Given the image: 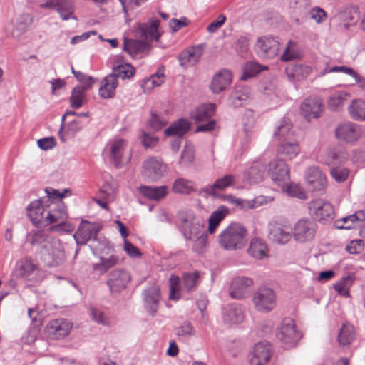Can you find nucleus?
Masks as SVG:
<instances>
[{"instance_id":"nucleus-1","label":"nucleus","mask_w":365,"mask_h":365,"mask_svg":"<svg viewBox=\"0 0 365 365\" xmlns=\"http://www.w3.org/2000/svg\"><path fill=\"white\" fill-rule=\"evenodd\" d=\"M160 21L158 19H150L147 23H143L138 26V32L140 36L145 41L124 38L123 50L128 53L132 57H135L138 54L145 53L148 48L149 45L147 41L155 40L160 38L158 27Z\"/></svg>"},{"instance_id":"nucleus-2","label":"nucleus","mask_w":365,"mask_h":365,"mask_svg":"<svg viewBox=\"0 0 365 365\" xmlns=\"http://www.w3.org/2000/svg\"><path fill=\"white\" fill-rule=\"evenodd\" d=\"M246 235L247 230L243 226L232 223L219 235V244L226 250H240L245 245Z\"/></svg>"},{"instance_id":"nucleus-3","label":"nucleus","mask_w":365,"mask_h":365,"mask_svg":"<svg viewBox=\"0 0 365 365\" xmlns=\"http://www.w3.org/2000/svg\"><path fill=\"white\" fill-rule=\"evenodd\" d=\"M181 230L187 240H194L196 248L203 247L206 245L207 235L201 221L192 214L182 216L181 218Z\"/></svg>"},{"instance_id":"nucleus-4","label":"nucleus","mask_w":365,"mask_h":365,"mask_svg":"<svg viewBox=\"0 0 365 365\" xmlns=\"http://www.w3.org/2000/svg\"><path fill=\"white\" fill-rule=\"evenodd\" d=\"M106 149L110 159L115 168H122L130 163L132 152L126 140L123 138L110 140L107 144Z\"/></svg>"},{"instance_id":"nucleus-5","label":"nucleus","mask_w":365,"mask_h":365,"mask_svg":"<svg viewBox=\"0 0 365 365\" xmlns=\"http://www.w3.org/2000/svg\"><path fill=\"white\" fill-rule=\"evenodd\" d=\"M170 299H178L183 291L192 292L197 288L199 283V273L197 272L185 273L182 281L175 275L170 277Z\"/></svg>"},{"instance_id":"nucleus-6","label":"nucleus","mask_w":365,"mask_h":365,"mask_svg":"<svg viewBox=\"0 0 365 365\" xmlns=\"http://www.w3.org/2000/svg\"><path fill=\"white\" fill-rule=\"evenodd\" d=\"M41 258L49 267L58 266L65 260V252L61 241L53 238L40 251Z\"/></svg>"},{"instance_id":"nucleus-7","label":"nucleus","mask_w":365,"mask_h":365,"mask_svg":"<svg viewBox=\"0 0 365 365\" xmlns=\"http://www.w3.org/2000/svg\"><path fill=\"white\" fill-rule=\"evenodd\" d=\"M277 338L288 347L297 345L302 338V334L296 329L294 321L284 318L276 331Z\"/></svg>"},{"instance_id":"nucleus-8","label":"nucleus","mask_w":365,"mask_h":365,"mask_svg":"<svg viewBox=\"0 0 365 365\" xmlns=\"http://www.w3.org/2000/svg\"><path fill=\"white\" fill-rule=\"evenodd\" d=\"M309 213L313 220L325 223L334 217V207L327 200L319 198L311 200L308 203Z\"/></svg>"},{"instance_id":"nucleus-9","label":"nucleus","mask_w":365,"mask_h":365,"mask_svg":"<svg viewBox=\"0 0 365 365\" xmlns=\"http://www.w3.org/2000/svg\"><path fill=\"white\" fill-rule=\"evenodd\" d=\"M252 302L257 311L269 312L274 309L276 306L277 296L271 288L262 287L254 292Z\"/></svg>"},{"instance_id":"nucleus-10","label":"nucleus","mask_w":365,"mask_h":365,"mask_svg":"<svg viewBox=\"0 0 365 365\" xmlns=\"http://www.w3.org/2000/svg\"><path fill=\"white\" fill-rule=\"evenodd\" d=\"M167 172L166 164L159 158L150 157L143 162L142 175L150 182L159 180Z\"/></svg>"},{"instance_id":"nucleus-11","label":"nucleus","mask_w":365,"mask_h":365,"mask_svg":"<svg viewBox=\"0 0 365 365\" xmlns=\"http://www.w3.org/2000/svg\"><path fill=\"white\" fill-rule=\"evenodd\" d=\"M41 7L56 11L63 21L77 20V17L74 15L75 4L73 0H46L41 4Z\"/></svg>"},{"instance_id":"nucleus-12","label":"nucleus","mask_w":365,"mask_h":365,"mask_svg":"<svg viewBox=\"0 0 365 365\" xmlns=\"http://www.w3.org/2000/svg\"><path fill=\"white\" fill-rule=\"evenodd\" d=\"M215 104H202L192 114V118L197 122L207 121L205 124L197 126L196 132H209L214 130L215 121L210 120L215 113Z\"/></svg>"},{"instance_id":"nucleus-13","label":"nucleus","mask_w":365,"mask_h":365,"mask_svg":"<svg viewBox=\"0 0 365 365\" xmlns=\"http://www.w3.org/2000/svg\"><path fill=\"white\" fill-rule=\"evenodd\" d=\"M255 51L262 58H273L279 51V41L272 36H262L257 39Z\"/></svg>"},{"instance_id":"nucleus-14","label":"nucleus","mask_w":365,"mask_h":365,"mask_svg":"<svg viewBox=\"0 0 365 365\" xmlns=\"http://www.w3.org/2000/svg\"><path fill=\"white\" fill-rule=\"evenodd\" d=\"M290 226L279 222H271L268 224V238L278 245H285L292 238Z\"/></svg>"},{"instance_id":"nucleus-15","label":"nucleus","mask_w":365,"mask_h":365,"mask_svg":"<svg viewBox=\"0 0 365 365\" xmlns=\"http://www.w3.org/2000/svg\"><path fill=\"white\" fill-rule=\"evenodd\" d=\"M50 207L48 199H40L32 202L27 207V215L34 225L44 227L46 225L45 212Z\"/></svg>"},{"instance_id":"nucleus-16","label":"nucleus","mask_w":365,"mask_h":365,"mask_svg":"<svg viewBox=\"0 0 365 365\" xmlns=\"http://www.w3.org/2000/svg\"><path fill=\"white\" fill-rule=\"evenodd\" d=\"M317 230L316 224L308 219H301L294 225L292 235L294 240L301 243L314 239Z\"/></svg>"},{"instance_id":"nucleus-17","label":"nucleus","mask_w":365,"mask_h":365,"mask_svg":"<svg viewBox=\"0 0 365 365\" xmlns=\"http://www.w3.org/2000/svg\"><path fill=\"white\" fill-rule=\"evenodd\" d=\"M131 280L130 273L123 269L111 271L108 275L106 282L111 294H118L126 289Z\"/></svg>"},{"instance_id":"nucleus-18","label":"nucleus","mask_w":365,"mask_h":365,"mask_svg":"<svg viewBox=\"0 0 365 365\" xmlns=\"http://www.w3.org/2000/svg\"><path fill=\"white\" fill-rule=\"evenodd\" d=\"M308 188L312 192L324 191L327 187V179L322 170L315 166L309 167L305 173Z\"/></svg>"},{"instance_id":"nucleus-19","label":"nucleus","mask_w":365,"mask_h":365,"mask_svg":"<svg viewBox=\"0 0 365 365\" xmlns=\"http://www.w3.org/2000/svg\"><path fill=\"white\" fill-rule=\"evenodd\" d=\"M335 134L338 140L351 143L361 138V130L359 125L351 122H346L337 126L335 130Z\"/></svg>"},{"instance_id":"nucleus-20","label":"nucleus","mask_w":365,"mask_h":365,"mask_svg":"<svg viewBox=\"0 0 365 365\" xmlns=\"http://www.w3.org/2000/svg\"><path fill=\"white\" fill-rule=\"evenodd\" d=\"M142 296L145 309L154 315L158 311L161 297L159 287L155 283L150 284L143 290Z\"/></svg>"},{"instance_id":"nucleus-21","label":"nucleus","mask_w":365,"mask_h":365,"mask_svg":"<svg viewBox=\"0 0 365 365\" xmlns=\"http://www.w3.org/2000/svg\"><path fill=\"white\" fill-rule=\"evenodd\" d=\"M101 227L87 220H82L79 227L73 235L77 245H84L93 237H96Z\"/></svg>"},{"instance_id":"nucleus-22","label":"nucleus","mask_w":365,"mask_h":365,"mask_svg":"<svg viewBox=\"0 0 365 365\" xmlns=\"http://www.w3.org/2000/svg\"><path fill=\"white\" fill-rule=\"evenodd\" d=\"M267 173L272 181L279 183L289 179V168L282 159H274L267 166Z\"/></svg>"},{"instance_id":"nucleus-23","label":"nucleus","mask_w":365,"mask_h":365,"mask_svg":"<svg viewBox=\"0 0 365 365\" xmlns=\"http://www.w3.org/2000/svg\"><path fill=\"white\" fill-rule=\"evenodd\" d=\"M253 284L251 278L247 277H236L230 284V295L235 299H242L248 297L250 289Z\"/></svg>"},{"instance_id":"nucleus-24","label":"nucleus","mask_w":365,"mask_h":365,"mask_svg":"<svg viewBox=\"0 0 365 365\" xmlns=\"http://www.w3.org/2000/svg\"><path fill=\"white\" fill-rule=\"evenodd\" d=\"M272 346L268 342H261L255 345L250 354V365H266L270 359Z\"/></svg>"},{"instance_id":"nucleus-25","label":"nucleus","mask_w":365,"mask_h":365,"mask_svg":"<svg viewBox=\"0 0 365 365\" xmlns=\"http://www.w3.org/2000/svg\"><path fill=\"white\" fill-rule=\"evenodd\" d=\"M235 176L233 175H227L221 178L217 179L212 185H207L199 191V195L207 197L218 196L217 190H223L227 187L234 185Z\"/></svg>"},{"instance_id":"nucleus-26","label":"nucleus","mask_w":365,"mask_h":365,"mask_svg":"<svg viewBox=\"0 0 365 365\" xmlns=\"http://www.w3.org/2000/svg\"><path fill=\"white\" fill-rule=\"evenodd\" d=\"M322 112V101L318 97H309L301 105L302 115L307 120L317 118Z\"/></svg>"},{"instance_id":"nucleus-27","label":"nucleus","mask_w":365,"mask_h":365,"mask_svg":"<svg viewBox=\"0 0 365 365\" xmlns=\"http://www.w3.org/2000/svg\"><path fill=\"white\" fill-rule=\"evenodd\" d=\"M71 329V324L63 319H58L50 322L46 326V333L53 339H59L69 334Z\"/></svg>"},{"instance_id":"nucleus-28","label":"nucleus","mask_w":365,"mask_h":365,"mask_svg":"<svg viewBox=\"0 0 365 365\" xmlns=\"http://www.w3.org/2000/svg\"><path fill=\"white\" fill-rule=\"evenodd\" d=\"M265 166L261 161H254L243 173L244 181L249 184H257L264 180Z\"/></svg>"},{"instance_id":"nucleus-29","label":"nucleus","mask_w":365,"mask_h":365,"mask_svg":"<svg viewBox=\"0 0 365 365\" xmlns=\"http://www.w3.org/2000/svg\"><path fill=\"white\" fill-rule=\"evenodd\" d=\"M51 208L47 211L46 215V225L58 222L61 225L63 222L68 217L66 206L61 200L56 203L50 205Z\"/></svg>"},{"instance_id":"nucleus-30","label":"nucleus","mask_w":365,"mask_h":365,"mask_svg":"<svg viewBox=\"0 0 365 365\" xmlns=\"http://www.w3.org/2000/svg\"><path fill=\"white\" fill-rule=\"evenodd\" d=\"M245 318V309L241 304H232L224 308L223 320L229 324H240Z\"/></svg>"},{"instance_id":"nucleus-31","label":"nucleus","mask_w":365,"mask_h":365,"mask_svg":"<svg viewBox=\"0 0 365 365\" xmlns=\"http://www.w3.org/2000/svg\"><path fill=\"white\" fill-rule=\"evenodd\" d=\"M232 79V73L229 70H222L215 75L210 84V89L214 93H219L227 88Z\"/></svg>"},{"instance_id":"nucleus-32","label":"nucleus","mask_w":365,"mask_h":365,"mask_svg":"<svg viewBox=\"0 0 365 365\" xmlns=\"http://www.w3.org/2000/svg\"><path fill=\"white\" fill-rule=\"evenodd\" d=\"M285 72L290 81L303 80L307 78L312 72V68L305 64H291L288 66Z\"/></svg>"},{"instance_id":"nucleus-33","label":"nucleus","mask_w":365,"mask_h":365,"mask_svg":"<svg viewBox=\"0 0 365 365\" xmlns=\"http://www.w3.org/2000/svg\"><path fill=\"white\" fill-rule=\"evenodd\" d=\"M139 192L145 198L159 201L168 195V187L165 185L161 186H148L141 185L138 188Z\"/></svg>"},{"instance_id":"nucleus-34","label":"nucleus","mask_w":365,"mask_h":365,"mask_svg":"<svg viewBox=\"0 0 365 365\" xmlns=\"http://www.w3.org/2000/svg\"><path fill=\"white\" fill-rule=\"evenodd\" d=\"M202 55L200 46H195L183 51L178 56L180 65L182 67H189L195 65Z\"/></svg>"},{"instance_id":"nucleus-35","label":"nucleus","mask_w":365,"mask_h":365,"mask_svg":"<svg viewBox=\"0 0 365 365\" xmlns=\"http://www.w3.org/2000/svg\"><path fill=\"white\" fill-rule=\"evenodd\" d=\"M299 151V145L294 139L284 140L277 148L278 155L288 160L295 158Z\"/></svg>"},{"instance_id":"nucleus-36","label":"nucleus","mask_w":365,"mask_h":365,"mask_svg":"<svg viewBox=\"0 0 365 365\" xmlns=\"http://www.w3.org/2000/svg\"><path fill=\"white\" fill-rule=\"evenodd\" d=\"M172 190L173 192L182 195H190L195 192L197 189L195 183L191 180L178 178L174 180Z\"/></svg>"},{"instance_id":"nucleus-37","label":"nucleus","mask_w":365,"mask_h":365,"mask_svg":"<svg viewBox=\"0 0 365 365\" xmlns=\"http://www.w3.org/2000/svg\"><path fill=\"white\" fill-rule=\"evenodd\" d=\"M36 269V264L31 259L25 258L16 264L14 275L17 278H28Z\"/></svg>"},{"instance_id":"nucleus-38","label":"nucleus","mask_w":365,"mask_h":365,"mask_svg":"<svg viewBox=\"0 0 365 365\" xmlns=\"http://www.w3.org/2000/svg\"><path fill=\"white\" fill-rule=\"evenodd\" d=\"M118 85V81L110 74L108 75L102 81V85L99 88V95L103 98H113L115 93V89Z\"/></svg>"},{"instance_id":"nucleus-39","label":"nucleus","mask_w":365,"mask_h":365,"mask_svg":"<svg viewBox=\"0 0 365 365\" xmlns=\"http://www.w3.org/2000/svg\"><path fill=\"white\" fill-rule=\"evenodd\" d=\"M350 94L345 91H337L332 93L327 100V106L331 110H339L348 101Z\"/></svg>"},{"instance_id":"nucleus-40","label":"nucleus","mask_w":365,"mask_h":365,"mask_svg":"<svg viewBox=\"0 0 365 365\" xmlns=\"http://www.w3.org/2000/svg\"><path fill=\"white\" fill-rule=\"evenodd\" d=\"M190 128V123L183 118L178 120L172 123L165 130V135L167 136L182 137Z\"/></svg>"},{"instance_id":"nucleus-41","label":"nucleus","mask_w":365,"mask_h":365,"mask_svg":"<svg viewBox=\"0 0 365 365\" xmlns=\"http://www.w3.org/2000/svg\"><path fill=\"white\" fill-rule=\"evenodd\" d=\"M267 245L263 240L254 238L250 243L247 252L252 257L262 259L267 256Z\"/></svg>"},{"instance_id":"nucleus-42","label":"nucleus","mask_w":365,"mask_h":365,"mask_svg":"<svg viewBox=\"0 0 365 365\" xmlns=\"http://www.w3.org/2000/svg\"><path fill=\"white\" fill-rule=\"evenodd\" d=\"M250 96V89L248 87L237 86L229 97L230 103L234 107L242 106Z\"/></svg>"},{"instance_id":"nucleus-43","label":"nucleus","mask_w":365,"mask_h":365,"mask_svg":"<svg viewBox=\"0 0 365 365\" xmlns=\"http://www.w3.org/2000/svg\"><path fill=\"white\" fill-rule=\"evenodd\" d=\"M228 214L227 207L221 205L215 211H214L209 217L208 230L210 234L215 232L221 221Z\"/></svg>"},{"instance_id":"nucleus-44","label":"nucleus","mask_w":365,"mask_h":365,"mask_svg":"<svg viewBox=\"0 0 365 365\" xmlns=\"http://www.w3.org/2000/svg\"><path fill=\"white\" fill-rule=\"evenodd\" d=\"M355 338L354 327L350 324H343L338 334V341L340 346L349 345Z\"/></svg>"},{"instance_id":"nucleus-45","label":"nucleus","mask_w":365,"mask_h":365,"mask_svg":"<svg viewBox=\"0 0 365 365\" xmlns=\"http://www.w3.org/2000/svg\"><path fill=\"white\" fill-rule=\"evenodd\" d=\"M292 124L288 120L284 119L279 125L277 127L274 133L275 140L282 142L284 140H288L293 138V133L291 132Z\"/></svg>"},{"instance_id":"nucleus-46","label":"nucleus","mask_w":365,"mask_h":365,"mask_svg":"<svg viewBox=\"0 0 365 365\" xmlns=\"http://www.w3.org/2000/svg\"><path fill=\"white\" fill-rule=\"evenodd\" d=\"M349 113L351 118L356 120H365V102L357 99L352 101L348 108Z\"/></svg>"},{"instance_id":"nucleus-47","label":"nucleus","mask_w":365,"mask_h":365,"mask_svg":"<svg viewBox=\"0 0 365 365\" xmlns=\"http://www.w3.org/2000/svg\"><path fill=\"white\" fill-rule=\"evenodd\" d=\"M135 73V68L128 63L119 65L113 68L112 73L110 74L115 77L118 81L119 78L121 79L130 78Z\"/></svg>"},{"instance_id":"nucleus-48","label":"nucleus","mask_w":365,"mask_h":365,"mask_svg":"<svg viewBox=\"0 0 365 365\" xmlns=\"http://www.w3.org/2000/svg\"><path fill=\"white\" fill-rule=\"evenodd\" d=\"M88 89L87 87L83 86H76L71 93L70 97L71 106L77 109L82 106L84 99V92Z\"/></svg>"},{"instance_id":"nucleus-49","label":"nucleus","mask_w":365,"mask_h":365,"mask_svg":"<svg viewBox=\"0 0 365 365\" xmlns=\"http://www.w3.org/2000/svg\"><path fill=\"white\" fill-rule=\"evenodd\" d=\"M195 160V150L192 145L186 144L181 152L179 165L182 167L190 166Z\"/></svg>"},{"instance_id":"nucleus-50","label":"nucleus","mask_w":365,"mask_h":365,"mask_svg":"<svg viewBox=\"0 0 365 365\" xmlns=\"http://www.w3.org/2000/svg\"><path fill=\"white\" fill-rule=\"evenodd\" d=\"M53 238L48 236L44 231L39 230L31 235L29 241L32 245L38 246L40 252L44 245L51 240H53Z\"/></svg>"},{"instance_id":"nucleus-51","label":"nucleus","mask_w":365,"mask_h":365,"mask_svg":"<svg viewBox=\"0 0 365 365\" xmlns=\"http://www.w3.org/2000/svg\"><path fill=\"white\" fill-rule=\"evenodd\" d=\"M352 284V279L349 276L343 277L340 281L337 282L334 288L339 294L342 296L347 297L349 294V288Z\"/></svg>"},{"instance_id":"nucleus-52","label":"nucleus","mask_w":365,"mask_h":365,"mask_svg":"<svg viewBox=\"0 0 365 365\" xmlns=\"http://www.w3.org/2000/svg\"><path fill=\"white\" fill-rule=\"evenodd\" d=\"M175 334L181 337H190L195 335V329L191 322H184L180 326L175 329Z\"/></svg>"},{"instance_id":"nucleus-53","label":"nucleus","mask_w":365,"mask_h":365,"mask_svg":"<svg viewBox=\"0 0 365 365\" xmlns=\"http://www.w3.org/2000/svg\"><path fill=\"white\" fill-rule=\"evenodd\" d=\"M299 56L297 44L294 42L289 41L280 58L282 61H289L297 58Z\"/></svg>"},{"instance_id":"nucleus-54","label":"nucleus","mask_w":365,"mask_h":365,"mask_svg":"<svg viewBox=\"0 0 365 365\" xmlns=\"http://www.w3.org/2000/svg\"><path fill=\"white\" fill-rule=\"evenodd\" d=\"M284 190L289 195L296 197L299 199H302L305 197V192L303 188L298 184L292 182L287 184L284 187Z\"/></svg>"},{"instance_id":"nucleus-55","label":"nucleus","mask_w":365,"mask_h":365,"mask_svg":"<svg viewBox=\"0 0 365 365\" xmlns=\"http://www.w3.org/2000/svg\"><path fill=\"white\" fill-rule=\"evenodd\" d=\"M262 70L261 66L255 62H250L245 66L242 80L246 81L249 78L255 76Z\"/></svg>"},{"instance_id":"nucleus-56","label":"nucleus","mask_w":365,"mask_h":365,"mask_svg":"<svg viewBox=\"0 0 365 365\" xmlns=\"http://www.w3.org/2000/svg\"><path fill=\"white\" fill-rule=\"evenodd\" d=\"M341 220L343 221L344 225H351L352 227L355 223L365 220V212L360 210L356 212L354 214L343 217Z\"/></svg>"},{"instance_id":"nucleus-57","label":"nucleus","mask_w":365,"mask_h":365,"mask_svg":"<svg viewBox=\"0 0 365 365\" xmlns=\"http://www.w3.org/2000/svg\"><path fill=\"white\" fill-rule=\"evenodd\" d=\"M331 175L336 182H342L348 178L349 170L344 168L335 167L331 168Z\"/></svg>"},{"instance_id":"nucleus-58","label":"nucleus","mask_w":365,"mask_h":365,"mask_svg":"<svg viewBox=\"0 0 365 365\" xmlns=\"http://www.w3.org/2000/svg\"><path fill=\"white\" fill-rule=\"evenodd\" d=\"M167 124V120L161 116L152 113L148 121L149 126L154 130H158Z\"/></svg>"},{"instance_id":"nucleus-59","label":"nucleus","mask_w":365,"mask_h":365,"mask_svg":"<svg viewBox=\"0 0 365 365\" xmlns=\"http://www.w3.org/2000/svg\"><path fill=\"white\" fill-rule=\"evenodd\" d=\"M328 164L341 163L346 159V155L337 149H333L328 154Z\"/></svg>"},{"instance_id":"nucleus-60","label":"nucleus","mask_w":365,"mask_h":365,"mask_svg":"<svg viewBox=\"0 0 365 365\" xmlns=\"http://www.w3.org/2000/svg\"><path fill=\"white\" fill-rule=\"evenodd\" d=\"M123 250L133 258H140L142 255L140 250L128 240H124Z\"/></svg>"},{"instance_id":"nucleus-61","label":"nucleus","mask_w":365,"mask_h":365,"mask_svg":"<svg viewBox=\"0 0 365 365\" xmlns=\"http://www.w3.org/2000/svg\"><path fill=\"white\" fill-rule=\"evenodd\" d=\"M149 78L150 80L154 81L153 83H155L156 87L161 86L166 79L165 67L163 66H160L157 71L152 74Z\"/></svg>"},{"instance_id":"nucleus-62","label":"nucleus","mask_w":365,"mask_h":365,"mask_svg":"<svg viewBox=\"0 0 365 365\" xmlns=\"http://www.w3.org/2000/svg\"><path fill=\"white\" fill-rule=\"evenodd\" d=\"M90 314L93 320L98 324H101L103 325L109 324V319L104 315L102 312L91 307L90 309Z\"/></svg>"},{"instance_id":"nucleus-63","label":"nucleus","mask_w":365,"mask_h":365,"mask_svg":"<svg viewBox=\"0 0 365 365\" xmlns=\"http://www.w3.org/2000/svg\"><path fill=\"white\" fill-rule=\"evenodd\" d=\"M242 122L245 132L248 133L255 125V118L252 110H249L245 113Z\"/></svg>"},{"instance_id":"nucleus-64","label":"nucleus","mask_w":365,"mask_h":365,"mask_svg":"<svg viewBox=\"0 0 365 365\" xmlns=\"http://www.w3.org/2000/svg\"><path fill=\"white\" fill-rule=\"evenodd\" d=\"M189 23L190 21L186 17H181L180 19H172L169 22V26L175 32L187 26Z\"/></svg>"}]
</instances>
